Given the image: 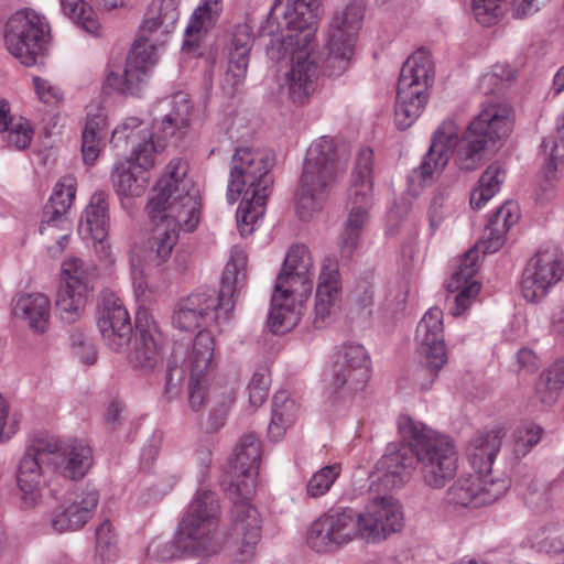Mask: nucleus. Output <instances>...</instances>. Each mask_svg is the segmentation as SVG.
I'll return each instance as SVG.
<instances>
[{"label":"nucleus","instance_id":"34","mask_svg":"<svg viewBox=\"0 0 564 564\" xmlns=\"http://www.w3.org/2000/svg\"><path fill=\"white\" fill-rule=\"evenodd\" d=\"M106 137V113L98 105H90L82 134V154L86 164L93 165L96 162L105 147Z\"/></svg>","mask_w":564,"mask_h":564},{"label":"nucleus","instance_id":"37","mask_svg":"<svg viewBox=\"0 0 564 564\" xmlns=\"http://www.w3.org/2000/svg\"><path fill=\"white\" fill-rule=\"evenodd\" d=\"M318 519L340 547L358 538V520L351 508L329 510Z\"/></svg>","mask_w":564,"mask_h":564},{"label":"nucleus","instance_id":"2","mask_svg":"<svg viewBox=\"0 0 564 564\" xmlns=\"http://www.w3.org/2000/svg\"><path fill=\"white\" fill-rule=\"evenodd\" d=\"M187 162L172 160L156 183L155 196L148 204V214L154 224L152 238L158 247H174L178 241L181 224H184L186 232L193 231L198 225V192L187 177Z\"/></svg>","mask_w":564,"mask_h":564},{"label":"nucleus","instance_id":"4","mask_svg":"<svg viewBox=\"0 0 564 564\" xmlns=\"http://www.w3.org/2000/svg\"><path fill=\"white\" fill-rule=\"evenodd\" d=\"M93 464L91 448L79 441L35 438L24 453L18 471V486L26 505L40 496L44 468L73 480L82 479Z\"/></svg>","mask_w":564,"mask_h":564},{"label":"nucleus","instance_id":"53","mask_svg":"<svg viewBox=\"0 0 564 564\" xmlns=\"http://www.w3.org/2000/svg\"><path fill=\"white\" fill-rule=\"evenodd\" d=\"M172 31L173 28L145 12L139 25L135 40L164 45Z\"/></svg>","mask_w":564,"mask_h":564},{"label":"nucleus","instance_id":"54","mask_svg":"<svg viewBox=\"0 0 564 564\" xmlns=\"http://www.w3.org/2000/svg\"><path fill=\"white\" fill-rule=\"evenodd\" d=\"M306 544L317 553H332L340 549L332 534L326 530V527L319 523L318 518L307 528Z\"/></svg>","mask_w":564,"mask_h":564},{"label":"nucleus","instance_id":"33","mask_svg":"<svg viewBox=\"0 0 564 564\" xmlns=\"http://www.w3.org/2000/svg\"><path fill=\"white\" fill-rule=\"evenodd\" d=\"M172 110L165 115L161 121H155L152 130H139L138 133L154 134V142L166 145V139L174 135L176 130H181L188 124L192 105L188 96L185 93H176L172 96L171 101Z\"/></svg>","mask_w":564,"mask_h":564},{"label":"nucleus","instance_id":"41","mask_svg":"<svg viewBox=\"0 0 564 564\" xmlns=\"http://www.w3.org/2000/svg\"><path fill=\"white\" fill-rule=\"evenodd\" d=\"M97 278V268L79 258H69L62 264V284L90 293Z\"/></svg>","mask_w":564,"mask_h":564},{"label":"nucleus","instance_id":"61","mask_svg":"<svg viewBox=\"0 0 564 564\" xmlns=\"http://www.w3.org/2000/svg\"><path fill=\"white\" fill-rule=\"evenodd\" d=\"M6 141L19 150L26 149L32 140L33 130L28 122L12 124L7 131Z\"/></svg>","mask_w":564,"mask_h":564},{"label":"nucleus","instance_id":"9","mask_svg":"<svg viewBox=\"0 0 564 564\" xmlns=\"http://www.w3.org/2000/svg\"><path fill=\"white\" fill-rule=\"evenodd\" d=\"M219 505L216 494L200 489L196 492L189 508L181 520L175 533L172 556H210L223 546L217 533Z\"/></svg>","mask_w":564,"mask_h":564},{"label":"nucleus","instance_id":"40","mask_svg":"<svg viewBox=\"0 0 564 564\" xmlns=\"http://www.w3.org/2000/svg\"><path fill=\"white\" fill-rule=\"evenodd\" d=\"M172 249H132L131 273L137 293L147 289L145 273L151 267H159L171 257Z\"/></svg>","mask_w":564,"mask_h":564},{"label":"nucleus","instance_id":"48","mask_svg":"<svg viewBox=\"0 0 564 564\" xmlns=\"http://www.w3.org/2000/svg\"><path fill=\"white\" fill-rule=\"evenodd\" d=\"M543 429L533 422H522L512 431V451L517 457L528 455L541 441Z\"/></svg>","mask_w":564,"mask_h":564},{"label":"nucleus","instance_id":"36","mask_svg":"<svg viewBox=\"0 0 564 564\" xmlns=\"http://www.w3.org/2000/svg\"><path fill=\"white\" fill-rule=\"evenodd\" d=\"M304 305L273 293L269 312L268 326L273 334L282 335L293 329L301 321Z\"/></svg>","mask_w":564,"mask_h":564},{"label":"nucleus","instance_id":"13","mask_svg":"<svg viewBox=\"0 0 564 564\" xmlns=\"http://www.w3.org/2000/svg\"><path fill=\"white\" fill-rule=\"evenodd\" d=\"M50 42V29L44 18L32 9L17 11L7 22V50L21 64L33 66L44 58Z\"/></svg>","mask_w":564,"mask_h":564},{"label":"nucleus","instance_id":"38","mask_svg":"<svg viewBox=\"0 0 564 564\" xmlns=\"http://www.w3.org/2000/svg\"><path fill=\"white\" fill-rule=\"evenodd\" d=\"M520 219V209L517 203L506 202L489 219L482 230L481 243L503 246L506 236L511 226Z\"/></svg>","mask_w":564,"mask_h":564},{"label":"nucleus","instance_id":"60","mask_svg":"<svg viewBox=\"0 0 564 564\" xmlns=\"http://www.w3.org/2000/svg\"><path fill=\"white\" fill-rule=\"evenodd\" d=\"M180 3L181 0H152L145 12L174 29L180 17Z\"/></svg>","mask_w":564,"mask_h":564},{"label":"nucleus","instance_id":"10","mask_svg":"<svg viewBox=\"0 0 564 564\" xmlns=\"http://www.w3.org/2000/svg\"><path fill=\"white\" fill-rule=\"evenodd\" d=\"M433 77V62L430 53L417 50L403 64L398 82L395 124L405 130L421 115L427 95L425 93Z\"/></svg>","mask_w":564,"mask_h":564},{"label":"nucleus","instance_id":"47","mask_svg":"<svg viewBox=\"0 0 564 564\" xmlns=\"http://www.w3.org/2000/svg\"><path fill=\"white\" fill-rule=\"evenodd\" d=\"M63 12L77 25L91 34H98L100 24L93 8L85 0H61Z\"/></svg>","mask_w":564,"mask_h":564},{"label":"nucleus","instance_id":"26","mask_svg":"<svg viewBox=\"0 0 564 564\" xmlns=\"http://www.w3.org/2000/svg\"><path fill=\"white\" fill-rule=\"evenodd\" d=\"M341 303V281L336 261L326 259L318 275L313 324L324 328L332 323Z\"/></svg>","mask_w":564,"mask_h":564},{"label":"nucleus","instance_id":"64","mask_svg":"<svg viewBox=\"0 0 564 564\" xmlns=\"http://www.w3.org/2000/svg\"><path fill=\"white\" fill-rule=\"evenodd\" d=\"M451 212V204L444 193L436 194L430 207V225L435 228Z\"/></svg>","mask_w":564,"mask_h":564},{"label":"nucleus","instance_id":"5","mask_svg":"<svg viewBox=\"0 0 564 564\" xmlns=\"http://www.w3.org/2000/svg\"><path fill=\"white\" fill-rule=\"evenodd\" d=\"M248 256L243 249H236L226 263L219 293L196 292L182 299L174 310V327L193 332L207 328L230 319L236 300L247 283Z\"/></svg>","mask_w":564,"mask_h":564},{"label":"nucleus","instance_id":"24","mask_svg":"<svg viewBox=\"0 0 564 564\" xmlns=\"http://www.w3.org/2000/svg\"><path fill=\"white\" fill-rule=\"evenodd\" d=\"M97 325L105 344L115 351H122L131 340L130 315L121 299L111 292L102 293Z\"/></svg>","mask_w":564,"mask_h":564},{"label":"nucleus","instance_id":"3","mask_svg":"<svg viewBox=\"0 0 564 564\" xmlns=\"http://www.w3.org/2000/svg\"><path fill=\"white\" fill-rule=\"evenodd\" d=\"M261 444L259 438L250 433L241 436L230 462L228 491L235 497L236 520L232 535L240 545L236 552L238 562H247L253 554L260 541V519L258 510L247 502L254 491Z\"/></svg>","mask_w":564,"mask_h":564},{"label":"nucleus","instance_id":"28","mask_svg":"<svg viewBox=\"0 0 564 564\" xmlns=\"http://www.w3.org/2000/svg\"><path fill=\"white\" fill-rule=\"evenodd\" d=\"M98 503L99 494L95 489L74 494L62 508L53 512L52 530L64 533L84 528L93 519Z\"/></svg>","mask_w":564,"mask_h":564},{"label":"nucleus","instance_id":"39","mask_svg":"<svg viewBox=\"0 0 564 564\" xmlns=\"http://www.w3.org/2000/svg\"><path fill=\"white\" fill-rule=\"evenodd\" d=\"M299 413V404L286 391L276 392L273 397L272 417L268 427L269 437L273 441L281 440L286 430L294 424Z\"/></svg>","mask_w":564,"mask_h":564},{"label":"nucleus","instance_id":"17","mask_svg":"<svg viewBox=\"0 0 564 564\" xmlns=\"http://www.w3.org/2000/svg\"><path fill=\"white\" fill-rule=\"evenodd\" d=\"M563 275L564 258L560 249H540L523 269L520 283L523 299L540 302Z\"/></svg>","mask_w":564,"mask_h":564},{"label":"nucleus","instance_id":"6","mask_svg":"<svg viewBox=\"0 0 564 564\" xmlns=\"http://www.w3.org/2000/svg\"><path fill=\"white\" fill-rule=\"evenodd\" d=\"M273 166L270 153L239 148L236 150L230 167L227 196L234 203L241 197L237 210V226L241 236L253 231V225L262 217L272 184L269 175Z\"/></svg>","mask_w":564,"mask_h":564},{"label":"nucleus","instance_id":"7","mask_svg":"<svg viewBox=\"0 0 564 564\" xmlns=\"http://www.w3.org/2000/svg\"><path fill=\"white\" fill-rule=\"evenodd\" d=\"M338 147L321 137L308 148L294 195L295 213L308 221L322 212L329 193L344 172Z\"/></svg>","mask_w":564,"mask_h":564},{"label":"nucleus","instance_id":"46","mask_svg":"<svg viewBox=\"0 0 564 564\" xmlns=\"http://www.w3.org/2000/svg\"><path fill=\"white\" fill-rule=\"evenodd\" d=\"M564 388V360L554 362L541 377L538 394L541 401L551 405L556 402Z\"/></svg>","mask_w":564,"mask_h":564},{"label":"nucleus","instance_id":"22","mask_svg":"<svg viewBox=\"0 0 564 564\" xmlns=\"http://www.w3.org/2000/svg\"><path fill=\"white\" fill-rule=\"evenodd\" d=\"M373 206L372 181L352 180L347 197L348 216L344 223L340 241L344 247H357L364 235Z\"/></svg>","mask_w":564,"mask_h":564},{"label":"nucleus","instance_id":"44","mask_svg":"<svg viewBox=\"0 0 564 564\" xmlns=\"http://www.w3.org/2000/svg\"><path fill=\"white\" fill-rule=\"evenodd\" d=\"M503 171L497 163L490 164L481 174L478 187L470 193V206L481 208L499 191L503 180Z\"/></svg>","mask_w":564,"mask_h":564},{"label":"nucleus","instance_id":"21","mask_svg":"<svg viewBox=\"0 0 564 564\" xmlns=\"http://www.w3.org/2000/svg\"><path fill=\"white\" fill-rule=\"evenodd\" d=\"M311 267L312 257L308 249H289L273 293L304 305L313 289Z\"/></svg>","mask_w":564,"mask_h":564},{"label":"nucleus","instance_id":"20","mask_svg":"<svg viewBox=\"0 0 564 564\" xmlns=\"http://www.w3.org/2000/svg\"><path fill=\"white\" fill-rule=\"evenodd\" d=\"M485 253H481L480 249H467L453 265V272L445 288L451 293H457L452 308V314L455 316L463 315L481 290V282L477 275Z\"/></svg>","mask_w":564,"mask_h":564},{"label":"nucleus","instance_id":"15","mask_svg":"<svg viewBox=\"0 0 564 564\" xmlns=\"http://www.w3.org/2000/svg\"><path fill=\"white\" fill-rule=\"evenodd\" d=\"M272 59L288 61L285 86L294 104L302 105L314 93L318 77V52L316 44H274L268 46Z\"/></svg>","mask_w":564,"mask_h":564},{"label":"nucleus","instance_id":"23","mask_svg":"<svg viewBox=\"0 0 564 564\" xmlns=\"http://www.w3.org/2000/svg\"><path fill=\"white\" fill-rule=\"evenodd\" d=\"M321 18L319 0H292L284 12L285 26L274 44H316L315 32Z\"/></svg>","mask_w":564,"mask_h":564},{"label":"nucleus","instance_id":"16","mask_svg":"<svg viewBox=\"0 0 564 564\" xmlns=\"http://www.w3.org/2000/svg\"><path fill=\"white\" fill-rule=\"evenodd\" d=\"M215 339L210 332L204 329L196 335L192 349L184 360L189 372L188 401L194 411H199L207 398L218 395L217 390L210 392L213 373L216 367Z\"/></svg>","mask_w":564,"mask_h":564},{"label":"nucleus","instance_id":"43","mask_svg":"<svg viewBox=\"0 0 564 564\" xmlns=\"http://www.w3.org/2000/svg\"><path fill=\"white\" fill-rule=\"evenodd\" d=\"M163 45L147 41L134 40L131 53L127 58L128 65L143 80L159 62L158 50Z\"/></svg>","mask_w":564,"mask_h":564},{"label":"nucleus","instance_id":"29","mask_svg":"<svg viewBox=\"0 0 564 564\" xmlns=\"http://www.w3.org/2000/svg\"><path fill=\"white\" fill-rule=\"evenodd\" d=\"M507 431L497 425L478 432L469 443L467 455L471 467L480 475L490 476L492 464L500 451Z\"/></svg>","mask_w":564,"mask_h":564},{"label":"nucleus","instance_id":"31","mask_svg":"<svg viewBox=\"0 0 564 564\" xmlns=\"http://www.w3.org/2000/svg\"><path fill=\"white\" fill-rule=\"evenodd\" d=\"M104 192L95 193L86 207V219L79 225L78 232L85 243H104L108 237V202Z\"/></svg>","mask_w":564,"mask_h":564},{"label":"nucleus","instance_id":"49","mask_svg":"<svg viewBox=\"0 0 564 564\" xmlns=\"http://www.w3.org/2000/svg\"><path fill=\"white\" fill-rule=\"evenodd\" d=\"M70 230V223L67 217L52 215L51 218L47 217L46 213H43L40 234L47 243H55L59 247L69 243Z\"/></svg>","mask_w":564,"mask_h":564},{"label":"nucleus","instance_id":"50","mask_svg":"<svg viewBox=\"0 0 564 564\" xmlns=\"http://www.w3.org/2000/svg\"><path fill=\"white\" fill-rule=\"evenodd\" d=\"M341 473L340 464H332L322 467L314 473L306 484V494L311 498H319L325 496L339 477Z\"/></svg>","mask_w":564,"mask_h":564},{"label":"nucleus","instance_id":"62","mask_svg":"<svg viewBox=\"0 0 564 564\" xmlns=\"http://www.w3.org/2000/svg\"><path fill=\"white\" fill-rule=\"evenodd\" d=\"M373 152L369 148L361 149L356 159L352 180L372 181Z\"/></svg>","mask_w":564,"mask_h":564},{"label":"nucleus","instance_id":"12","mask_svg":"<svg viewBox=\"0 0 564 564\" xmlns=\"http://www.w3.org/2000/svg\"><path fill=\"white\" fill-rule=\"evenodd\" d=\"M366 11L365 0H348L330 23L326 43L324 72L330 77L343 75L355 55L356 39Z\"/></svg>","mask_w":564,"mask_h":564},{"label":"nucleus","instance_id":"59","mask_svg":"<svg viewBox=\"0 0 564 564\" xmlns=\"http://www.w3.org/2000/svg\"><path fill=\"white\" fill-rule=\"evenodd\" d=\"M271 377L269 370L259 368L254 371L249 383V402L253 406H260L264 403L269 395Z\"/></svg>","mask_w":564,"mask_h":564},{"label":"nucleus","instance_id":"19","mask_svg":"<svg viewBox=\"0 0 564 564\" xmlns=\"http://www.w3.org/2000/svg\"><path fill=\"white\" fill-rule=\"evenodd\" d=\"M358 538L377 543L403 527L402 507L392 497L376 498L362 511L356 512Z\"/></svg>","mask_w":564,"mask_h":564},{"label":"nucleus","instance_id":"18","mask_svg":"<svg viewBox=\"0 0 564 564\" xmlns=\"http://www.w3.org/2000/svg\"><path fill=\"white\" fill-rule=\"evenodd\" d=\"M506 479L492 478L475 471L459 477L447 490L445 502L453 508L474 509L489 505L508 490Z\"/></svg>","mask_w":564,"mask_h":564},{"label":"nucleus","instance_id":"57","mask_svg":"<svg viewBox=\"0 0 564 564\" xmlns=\"http://www.w3.org/2000/svg\"><path fill=\"white\" fill-rule=\"evenodd\" d=\"M247 68L248 64L228 58V67L220 82V88L226 97L232 98L237 95L246 78Z\"/></svg>","mask_w":564,"mask_h":564},{"label":"nucleus","instance_id":"55","mask_svg":"<svg viewBox=\"0 0 564 564\" xmlns=\"http://www.w3.org/2000/svg\"><path fill=\"white\" fill-rule=\"evenodd\" d=\"M506 10V0H473L474 17L484 26L497 24Z\"/></svg>","mask_w":564,"mask_h":564},{"label":"nucleus","instance_id":"58","mask_svg":"<svg viewBox=\"0 0 564 564\" xmlns=\"http://www.w3.org/2000/svg\"><path fill=\"white\" fill-rule=\"evenodd\" d=\"M533 546L539 552L560 554L564 552V531L556 527L545 528L534 538Z\"/></svg>","mask_w":564,"mask_h":564},{"label":"nucleus","instance_id":"56","mask_svg":"<svg viewBox=\"0 0 564 564\" xmlns=\"http://www.w3.org/2000/svg\"><path fill=\"white\" fill-rule=\"evenodd\" d=\"M96 554L102 562L117 555V534L109 520H105L96 529Z\"/></svg>","mask_w":564,"mask_h":564},{"label":"nucleus","instance_id":"32","mask_svg":"<svg viewBox=\"0 0 564 564\" xmlns=\"http://www.w3.org/2000/svg\"><path fill=\"white\" fill-rule=\"evenodd\" d=\"M221 9V0H203V3L193 12L185 29L183 51L187 53L196 51L203 37L216 24Z\"/></svg>","mask_w":564,"mask_h":564},{"label":"nucleus","instance_id":"42","mask_svg":"<svg viewBox=\"0 0 564 564\" xmlns=\"http://www.w3.org/2000/svg\"><path fill=\"white\" fill-rule=\"evenodd\" d=\"M77 192L76 178L72 175L63 176L55 185L53 194L44 207L43 213L52 218V215L67 217Z\"/></svg>","mask_w":564,"mask_h":564},{"label":"nucleus","instance_id":"25","mask_svg":"<svg viewBox=\"0 0 564 564\" xmlns=\"http://www.w3.org/2000/svg\"><path fill=\"white\" fill-rule=\"evenodd\" d=\"M166 338L159 323L147 310L135 316V337L131 361L141 368L152 369L163 358Z\"/></svg>","mask_w":564,"mask_h":564},{"label":"nucleus","instance_id":"1","mask_svg":"<svg viewBox=\"0 0 564 564\" xmlns=\"http://www.w3.org/2000/svg\"><path fill=\"white\" fill-rule=\"evenodd\" d=\"M513 110L507 102H490L458 137L456 123L447 119L435 131L431 147L415 171L423 182L433 180L446 166L451 154L456 164L473 171L482 161L484 152L498 140L507 138L513 128Z\"/></svg>","mask_w":564,"mask_h":564},{"label":"nucleus","instance_id":"8","mask_svg":"<svg viewBox=\"0 0 564 564\" xmlns=\"http://www.w3.org/2000/svg\"><path fill=\"white\" fill-rule=\"evenodd\" d=\"M398 429L401 437L410 444L420 465L424 485L443 489L458 470V456L451 440L440 435L408 415H400Z\"/></svg>","mask_w":564,"mask_h":564},{"label":"nucleus","instance_id":"51","mask_svg":"<svg viewBox=\"0 0 564 564\" xmlns=\"http://www.w3.org/2000/svg\"><path fill=\"white\" fill-rule=\"evenodd\" d=\"M144 80L131 69L130 65L126 63L123 69L110 70L105 80V88L111 89L121 94L134 95L140 85Z\"/></svg>","mask_w":564,"mask_h":564},{"label":"nucleus","instance_id":"30","mask_svg":"<svg viewBox=\"0 0 564 564\" xmlns=\"http://www.w3.org/2000/svg\"><path fill=\"white\" fill-rule=\"evenodd\" d=\"M417 460L412 446L397 447L390 445L377 464L382 473V481L391 487H400L408 481L415 469Z\"/></svg>","mask_w":564,"mask_h":564},{"label":"nucleus","instance_id":"14","mask_svg":"<svg viewBox=\"0 0 564 564\" xmlns=\"http://www.w3.org/2000/svg\"><path fill=\"white\" fill-rule=\"evenodd\" d=\"M443 330V312L438 307H431L416 327L419 364L413 380L423 390L431 388L440 370L447 362Z\"/></svg>","mask_w":564,"mask_h":564},{"label":"nucleus","instance_id":"11","mask_svg":"<svg viewBox=\"0 0 564 564\" xmlns=\"http://www.w3.org/2000/svg\"><path fill=\"white\" fill-rule=\"evenodd\" d=\"M127 139L132 144L131 154L115 164L111 182L118 195L140 197L149 185L147 172L155 165V156L164 150V144H155L151 133L131 132Z\"/></svg>","mask_w":564,"mask_h":564},{"label":"nucleus","instance_id":"52","mask_svg":"<svg viewBox=\"0 0 564 564\" xmlns=\"http://www.w3.org/2000/svg\"><path fill=\"white\" fill-rule=\"evenodd\" d=\"M252 44L253 35L251 26L248 23L236 25L228 46V58L248 64Z\"/></svg>","mask_w":564,"mask_h":564},{"label":"nucleus","instance_id":"45","mask_svg":"<svg viewBox=\"0 0 564 564\" xmlns=\"http://www.w3.org/2000/svg\"><path fill=\"white\" fill-rule=\"evenodd\" d=\"M89 293L62 284L56 299V308L61 317L70 323L76 321L84 311Z\"/></svg>","mask_w":564,"mask_h":564},{"label":"nucleus","instance_id":"63","mask_svg":"<svg viewBox=\"0 0 564 564\" xmlns=\"http://www.w3.org/2000/svg\"><path fill=\"white\" fill-rule=\"evenodd\" d=\"M33 84L40 100L45 104L58 102L63 97L61 89L46 79L34 77Z\"/></svg>","mask_w":564,"mask_h":564},{"label":"nucleus","instance_id":"35","mask_svg":"<svg viewBox=\"0 0 564 564\" xmlns=\"http://www.w3.org/2000/svg\"><path fill=\"white\" fill-rule=\"evenodd\" d=\"M51 302L42 293L21 294L14 299L12 313L25 321L37 333H44L48 326Z\"/></svg>","mask_w":564,"mask_h":564},{"label":"nucleus","instance_id":"27","mask_svg":"<svg viewBox=\"0 0 564 564\" xmlns=\"http://www.w3.org/2000/svg\"><path fill=\"white\" fill-rule=\"evenodd\" d=\"M335 388L351 392L364 390L370 378V359L361 345H345L334 366Z\"/></svg>","mask_w":564,"mask_h":564}]
</instances>
